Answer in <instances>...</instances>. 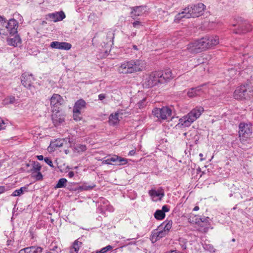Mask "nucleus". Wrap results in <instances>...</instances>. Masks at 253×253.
Wrapping results in <instances>:
<instances>
[{"mask_svg": "<svg viewBox=\"0 0 253 253\" xmlns=\"http://www.w3.org/2000/svg\"><path fill=\"white\" fill-rule=\"evenodd\" d=\"M206 6L202 3H198L191 6H187L175 16L174 21L178 23L183 18L198 17L203 14Z\"/></svg>", "mask_w": 253, "mask_h": 253, "instance_id": "1", "label": "nucleus"}, {"mask_svg": "<svg viewBox=\"0 0 253 253\" xmlns=\"http://www.w3.org/2000/svg\"><path fill=\"white\" fill-rule=\"evenodd\" d=\"M145 61L141 59L126 61L119 67V71L122 74H131L142 71L145 67Z\"/></svg>", "mask_w": 253, "mask_h": 253, "instance_id": "2", "label": "nucleus"}, {"mask_svg": "<svg viewBox=\"0 0 253 253\" xmlns=\"http://www.w3.org/2000/svg\"><path fill=\"white\" fill-rule=\"evenodd\" d=\"M210 48L208 38L205 37L187 45L186 48L182 50V55H188L187 52L197 53Z\"/></svg>", "mask_w": 253, "mask_h": 253, "instance_id": "3", "label": "nucleus"}, {"mask_svg": "<svg viewBox=\"0 0 253 253\" xmlns=\"http://www.w3.org/2000/svg\"><path fill=\"white\" fill-rule=\"evenodd\" d=\"M204 111V108L201 106L196 107L186 116L180 118L179 120V124L184 127L189 126L192 123L200 117Z\"/></svg>", "mask_w": 253, "mask_h": 253, "instance_id": "4", "label": "nucleus"}, {"mask_svg": "<svg viewBox=\"0 0 253 253\" xmlns=\"http://www.w3.org/2000/svg\"><path fill=\"white\" fill-rule=\"evenodd\" d=\"M253 95V86L248 84L239 86L235 90L234 97L236 99H247Z\"/></svg>", "mask_w": 253, "mask_h": 253, "instance_id": "5", "label": "nucleus"}, {"mask_svg": "<svg viewBox=\"0 0 253 253\" xmlns=\"http://www.w3.org/2000/svg\"><path fill=\"white\" fill-rule=\"evenodd\" d=\"M171 110L168 107H163L162 108H156L152 111L153 114L159 121L165 120L171 115Z\"/></svg>", "mask_w": 253, "mask_h": 253, "instance_id": "6", "label": "nucleus"}, {"mask_svg": "<svg viewBox=\"0 0 253 253\" xmlns=\"http://www.w3.org/2000/svg\"><path fill=\"white\" fill-rule=\"evenodd\" d=\"M158 83H160L159 74H157V72H154L147 76L144 79L143 85L145 87L149 88L157 85Z\"/></svg>", "mask_w": 253, "mask_h": 253, "instance_id": "7", "label": "nucleus"}, {"mask_svg": "<svg viewBox=\"0 0 253 253\" xmlns=\"http://www.w3.org/2000/svg\"><path fill=\"white\" fill-rule=\"evenodd\" d=\"M239 136L241 139L246 140L249 138L253 133L252 126L250 124L241 123L239 126Z\"/></svg>", "mask_w": 253, "mask_h": 253, "instance_id": "8", "label": "nucleus"}, {"mask_svg": "<svg viewBox=\"0 0 253 253\" xmlns=\"http://www.w3.org/2000/svg\"><path fill=\"white\" fill-rule=\"evenodd\" d=\"M35 79L32 74L26 73H23L21 77V82L22 84L29 89L34 87L33 85Z\"/></svg>", "mask_w": 253, "mask_h": 253, "instance_id": "9", "label": "nucleus"}, {"mask_svg": "<svg viewBox=\"0 0 253 253\" xmlns=\"http://www.w3.org/2000/svg\"><path fill=\"white\" fill-rule=\"evenodd\" d=\"M232 26L233 27H235L236 26H238V28L237 29L233 30L234 33L236 34L246 33L247 32H250L252 29L251 25L246 22L233 24Z\"/></svg>", "mask_w": 253, "mask_h": 253, "instance_id": "10", "label": "nucleus"}, {"mask_svg": "<svg viewBox=\"0 0 253 253\" xmlns=\"http://www.w3.org/2000/svg\"><path fill=\"white\" fill-rule=\"evenodd\" d=\"M157 72V74H159L160 84H164L174 77L171 71L169 69H166L163 72L159 71Z\"/></svg>", "mask_w": 253, "mask_h": 253, "instance_id": "11", "label": "nucleus"}, {"mask_svg": "<svg viewBox=\"0 0 253 253\" xmlns=\"http://www.w3.org/2000/svg\"><path fill=\"white\" fill-rule=\"evenodd\" d=\"M50 47L52 48L69 50L72 47V45L70 43L66 42H52L50 43Z\"/></svg>", "mask_w": 253, "mask_h": 253, "instance_id": "12", "label": "nucleus"}, {"mask_svg": "<svg viewBox=\"0 0 253 253\" xmlns=\"http://www.w3.org/2000/svg\"><path fill=\"white\" fill-rule=\"evenodd\" d=\"M7 26L8 34L13 35L17 32L18 22L14 19L9 20L7 23H5Z\"/></svg>", "mask_w": 253, "mask_h": 253, "instance_id": "13", "label": "nucleus"}, {"mask_svg": "<svg viewBox=\"0 0 253 253\" xmlns=\"http://www.w3.org/2000/svg\"><path fill=\"white\" fill-rule=\"evenodd\" d=\"M51 119L54 125L56 126L64 122L65 117L60 112L57 111L51 115Z\"/></svg>", "mask_w": 253, "mask_h": 253, "instance_id": "14", "label": "nucleus"}, {"mask_svg": "<svg viewBox=\"0 0 253 253\" xmlns=\"http://www.w3.org/2000/svg\"><path fill=\"white\" fill-rule=\"evenodd\" d=\"M42 250L40 247L31 246L20 250L18 253H41Z\"/></svg>", "mask_w": 253, "mask_h": 253, "instance_id": "15", "label": "nucleus"}, {"mask_svg": "<svg viewBox=\"0 0 253 253\" xmlns=\"http://www.w3.org/2000/svg\"><path fill=\"white\" fill-rule=\"evenodd\" d=\"M131 15L133 19L136 17L141 16L146 11V7L139 6L132 8Z\"/></svg>", "mask_w": 253, "mask_h": 253, "instance_id": "16", "label": "nucleus"}, {"mask_svg": "<svg viewBox=\"0 0 253 253\" xmlns=\"http://www.w3.org/2000/svg\"><path fill=\"white\" fill-rule=\"evenodd\" d=\"M168 234L165 230L163 229V225H160L153 234V237L155 240H158Z\"/></svg>", "mask_w": 253, "mask_h": 253, "instance_id": "17", "label": "nucleus"}, {"mask_svg": "<svg viewBox=\"0 0 253 253\" xmlns=\"http://www.w3.org/2000/svg\"><path fill=\"white\" fill-rule=\"evenodd\" d=\"M49 17L54 22L61 21L65 18V14L62 11L48 14Z\"/></svg>", "mask_w": 253, "mask_h": 253, "instance_id": "18", "label": "nucleus"}, {"mask_svg": "<svg viewBox=\"0 0 253 253\" xmlns=\"http://www.w3.org/2000/svg\"><path fill=\"white\" fill-rule=\"evenodd\" d=\"M62 97L58 94H53L50 98V105L53 107H58L61 105Z\"/></svg>", "mask_w": 253, "mask_h": 253, "instance_id": "19", "label": "nucleus"}, {"mask_svg": "<svg viewBox=\"0 0 253 253\" xmlns=\"http://www.w3.org/2000/svg\"><path fill=\"white\" fill-rule=\"evenodd\" d=\"M5 23H7L3 17L0 16V34L3 35H8V30H7V26L5 25Z\"/></svg>", "mask_w": 253, "mask_h": 253, "instance_id": "20", "label": "nucleus"}, {"mask_svg": "<svg viewBox=\"0 0 253 253\" xmlns=\"http://www.w3.org/2000/svg\"><path fill=\"white\" fill-rule=\"evenodd\" d=\"M86 104V103L84 99H80L75 102L73 110L75 112L78 113L79 111H81L82 109L85 108Z\"/></svg>", "mask_w": 253, "mask_h": 253, "instance_id": "21", "label": "nucleus"}, {"mask_svg": "<svg viewBox=\"0 0 253 253\" xmlns=\"http://www.w3.org/2000/svg\"><path fill=\"white\" fill-rule=\"evenodd\" d=\"M7 42L9 45L15 47L18 45V43L21 42V39L19 36H15L12 38L7 39Z\"/></svg>", "mask_w": 253, "mask_h": 253, "instance_id": "22", "label": "nucleus"}, {"mask_svg": "<svg viewBox=\"0 0 253 253\" xmlns=\"http://www.w3.org/2000/svg\"><path fill=\"white\" fill-rule=\"evenodd\" d=\"M208 38V42L210 48L211 47L216 45L219 43V39L218 36H211L207 37Z\"/></svg>", "mask_w": 253, "mask_h": 253, "instance_id": "23", "label": "nucleus"}, {"mask_svg": "<svg viewBox=\"0 0 253 253\" xmlns=\"http://www.w3.org/2000/svg\"><path fill=\"white\" fill-rule=\"evenodd\" d=\"M201 86H198L197 87L191 88L187 92L188 96L190 97H193L199 95L201 90Z\"/></svg>", "mask_w": 253, "mask_h": 253, "instance_id": "24", "label": "nucleus"}, {"mask_svg": "<svg viewBox=\"0 0 253 253\" xmlns=\"http://www.w3.org/2000/svg\"><path fill=\"white\" fill-rule=\"evenodd\" d=\"M82 245V243L76 240L73 244L72 247L70 249V253H78L80 247Z\"/></svg>", "mask_w": 253, "mask_h": 253, "instance_id": "25", "label": "nucleus"}, {"mask_svg": "<svg viewBox=\"0 0 253 253\" xmlns=\"http://www.w3.org/2000/svg\"><path fill=\"white\" fill-rule=\"evenodd\" d=\"M109 123L110 125L115 126L119 123L118 113H116L114 115L111 114L109 116Z\"/></svg>", "mask_w": 253, "mask_h": 253, "instance_id": "26", "label": "nucleus"}, {"mask_svg": "<svg viewBox=\"0 0 253 253\" xmlns=\"http://www.w3.org/2000/svg\"><path fill=\"white\" fill-rule=\"evenodd\" d=\"M86 146L85 145L77 144L74 148V151L78 153H83L86 150Z\"/></svg>", "mask_w": 253, "mask_h": 253, "instance_id": "27", "label": "nucleus"}, {"mask_svg": "<svg viewBox=\"0 0 253 253\" xmlns=\"http://www.w3.org/2000/svg\"><path fill=\"white\" fill-rule=\"evenodd\" d=\"M172 221L171 220L165 221L160 225H163V229L169 233L172 227Z\"/></svg>", "mask_w": 253, "mask_h": 253, "instance_id": "28", "label": "nucleus"}, {"mask_svg": "<svg viewBox=\"0 0 253 253\" xmlns=\"http://www.w3.org/2000/svg\"><path fill=\"white\" fill-rule=\"evenodd\" d=\"M150 196L152 197H159L160 199H161L164 196V192H160L159 191L152 189L149 191Z\"/></svg>", "mask_w": 253, "mask_h": 253, "instance_id": "29", "label": "nucleus"}, {"mask_svg": "<svg viewBox=\"0 0 253 253\" xmlns=\"http://www.w3.org/2000/svg\"><path fill=\"white\" fill-rule=\"evenodd\" d=\"M15 98L13 96H9L5 98L3 101L4 105H8L10 104H13L15 102Z\"/></svg>", "mask_w": 253, "mask_h": 253, "instance_id": "30", "label": "nucleus"}, {"mask_svg": "<svg viewBox=\"0 0 253 253\" xmlns=\"http://www.w3.org/2000/svg\"><path fill=\"white\" fill-rule=\"evenodd\" d=\"M155 217L158 220H162L165 217V213L161 210H157L154 214Z\"/></svg>", "mask_w": 253, "mask_h": 253, "instance_id": "31", "label": "nucleus"}, {"mask_svg": "<svg viewBox=\"0 0 253 253\" xmlns=\"http://www.w3.org/2000/svg\"><path fill=\"white\" fill-rule=\"evenodd\" d=\"M67 181L66 178H62L58 180L56 185L55 186V188H60L65 187L66 186Z\"/></svg>", "mask_w": 253, "mask_h": 253, "instance_id": "32", "label": "nucleus"}, {"mask_svg": "<svg viewBox=\"0 0 253 253\" xmlns=\"http://www.w3.org/2000/svg\"><path fill=\"white\" fill-rule=\"evenodd\" d=\"M27 187H22L20 188L19 189L15 190L12 194V196L15 197L20 195L21 194L23 193L24 191H26L27 190Z\"/></svg>", "mask_w": 253, "mask_h": 253, "instance_id": "33", "label": "nucleus"}, {"mask_svg": "<svg viewBox=\"0 0 253 253\" xmlns=\"http://www.w3.org/2000/svg\"><path fill=\"white\" fill-rule=\"evenodd\" d=\"M63 140H57L55 142H53L51 145H52V147L53 148H59L61 147L63 145Z\"/></svg>", "mask_w": 253, "mask_h": 253, "instance_id": "34", "label": "nucleus"}, {"mask_svg": "<svg viewBox=\"0 0 253 253\" xmlns=\"http://www.w3.org/2000/svg\"><path fill=\"white\" fill-rule=\"evenodd\" d=\"M33 163V168L31 169L32 171L35 172L39 171L41 169V166L39 163L36 162H32Z\"/></svg>", "mask_w": 253, "mask_h": 253, "instance_id": "35", "label": "nucleus"}, {"mask_svg": "<svg viewBox=\"0 0 253 253\" xmlns=\"http://www.w3.org/2000/svg\"><path fill=\"white\" fill-rule=\"evenodd\" d=\"M95 187V184H92V185H83L82 186H80L79 189L82 190H89L93 189Z\"/></svg>", "mask_w": 253, "mask_h": 253, "instance_id": "36", "label": "nucleus"}, {"mask_svg": "<svg viewBox=\"0 0 253 253\" xmlns=\"http://www.w3.org/2000/svg\"><path fill=\"white\" fill-rule=\"evenodd\" d=\"M128 162L127 159L122 158L119 156V159L117 163V165L121 166L127 164Z\"/></svg>", "mask_w": 253, "mask_h": 253, "instance_id": "37", "label": "nucleus"}, {"mask_svg": "<svg viewBox=\"0 0 253 253\" xmlns=\"http://www.w3.org/2000/svg\"><path fill=\"white\" fill-rule=\"evenodd\" d=\"M201 221H202V224L201 225H200V227L199 229V230L200 232H202L203 233H206L208 232V231L209 230V227L208 226L204 227L203 224H205V221L204 220H201Z\"/></svg>", "mask_w": 253, "mask_h": 253, "instance_id": "38", "label": "nucleus"}, {"mask_svg": "<svg viewBox=\"0 0 253 253\" xmlns=\"http://www.w3.org/2000/svg\"><path fill=\"white\" fill-rule=\"evenodd\" d=\"M73 118L76 121H79L81 119V111H79L78 113L75 112V110L73 109Z\"/></svg>", "mask_w": 253, "mask_h": 253, "instance_id": "39", "label": "nucleus"}, {"mask_svg": "<svg viewBox=\"0 0 253 253\" xmlns=\"http://www.w3.org/2000/svg\"><path fill=\"white\" fill-rule=\"evenodd\" d=\"M112 249V247L110 245H108L104 248H103L100 251H97L96 253H105L108 251L111 250Z\"/></svg>", "mask_w": 253, "mask_h": 253, "instance_id": "40", "label": "nucleus"}, {"mask_svg": "<svg viewBox=\"0 0 253 253\" xmlns=\"http://www.w3.org/2000/svg\"><path fill=\"white\" fill-rule=\"evenodd\" d=\"M139 109L144 108L146 106V99L144 98L140 102H139L136 105Z\"/></svg>", "mask_w": 253, "mask_h": 253, "instance_id": "41", "label": "nucleus"}, {"mask_svg": "<svg viewBox=\"0 0 253 253\" xmlns=\"http://www.w3.org/2000/svg\"><path fill=\"white\" fill-rule=\"evenodd\" d=\"M110 161H111V163L113 165H117V163L119 159V156L117 155H114L112 157L109 158Z\"/></svg>", "mask_w": 253, "mask_h": 253, "instance_id": "42", "label": "nucleus"}, {"mask_svg": "<svg viewBox=\"0 0 253 253\" xmlns=\"http://www.w3.org/2000/svg\"><path fill=\"white\" fill-rule=\"evenodd\" d=\"M204 248L206 250H208L210 252L214 253L215 252V249L213 246L211 245H205V246L204 247Z\"/></svg>", "mask_w": 253, "mask_h": 253, "instance_id": "43", "label": "nucleus"}, {"mask_svg": "<svg viewBox=\"0 0 253 253\" xmlns=\"http://www.w3.org/2000/svg\"><path fill=\"white\" fill-rule=\"evenodd\" d=\"M44 161L47 165H48L51 168L54 167V166H53V164H52V162L49 158H48V157L45 158L44 159Z\"/></svg>", "mask_w": 253, "mask_h": 253, "instance_id": "44", "label": "nucleus"}, {"mask_svg": "<svg viewBox=\"0 0 253 253\" xmlns=\"http://www.w3.org/2000/svg\"><path fill=\"white\" fill-rule=\"evenodd\" d=\"M5 127V125L3 120L0 118V130L4 129Z\"/></svg>", "mask_w": 253, "mask_h": 253, "instance_id": "45", "label": "nucleus"}, {"mask_svg": "<svg viewBox=\"0 0 253 253\" xmlns=\"http://www.w3.org/2000/svg\"><path fill=\"white\" fill-rule=\"evenodd\" d=\"M169 208L167 205H164L162 207V210H161L162 211H164V213L166 212L169 211Z\"/></svg>", "mask_w": 253, "mask_h": 253, "instance_id": "46", "label": "nucleus"}, {"mask_svg": "<svg viewBox=\"0 0 253 253\" xmlns=\"http://www.w3.org/2000/svg\"><path fill=\"white\" fill-rule=\"evenodd\" d=\"M36 177L37 180H39L42 178V173L39 171L38 172V174L36 175Z\"/></svg>", "mask_w": 253, "mask_h": 253, "instance_id": "47", "label": "nucleus"}, {"mask_svg": "<svg viewBox=\"0 0 253 253\" xmlns=\"http://www.w3.org/2000/svg\"><path fill=\"white\" fill-rule=\"evenodd\" d=\"M133 26L135 28L137 27L138 26H139L141 25V23L139 21H135L133 23Z\"/></svg>", "mask_w": 253, "mask_h": 253, "instance_id": "48", "label": "nucleus"}, {"mask_svg": "<svg viewBox=\"0 0 253 253\" xmlns=\"http://www.w3.org/2000/svg\"><path fill=\"white\" fill-rule=\"evenodd\" d=\"M106 97L105 94H100L98 95V98L100 100H103Z\"/></svg>", "mask_w": 253, "mask_h": 253, "instance_id": "49", "label": "nucleus"}, {"mask_svg": "<svg viewBox=\"0 0 253 253\" xmlns=\"http://www.w3.org/2000/svg\"><path fill=\"white\" fill-rule=\"evenodd\" d=\"M104 163L108 165H112V163H111V161H110V158H108L107 159L105 160L103 162Z\"/></svg>", "mask_w": 253, "mask_h": 253, "instance_id": "50", "label": "nucleus"}, {"mask_svg": "<svg viewBox=\"0 0 253 253\" xmlns=\"http://www.w3.org/2000/svg\"><path fill=\"white\" fill-rule=\"evenodd\" d=\"M136 151L135 149L129 151L128 155L130 156H133L135 155Z\"/></svg>", "mask_w": 253, "mask_h": 253, "instance_id": "51", "label": "nucleus"}, {"mask_svg": "<svg viewBox=\"0 0 253 253\" xmlns=\"http://www.w3.org/2000/svg\"><path fill=\"white\" fill-rule=\"evenodd\" d=\"M58 249V246L57 245H55L52 248H51L50 249V250L53 251H57V252Z\"/></svg>", "mask_w": 253, "mask_h": 253, "instance_id": "52", "label": "nucleus"}, {"mask_svg": "<svg viewBox=\"0 0 253 253\" xmlns=\"http://www.w3.org/2000/svg\"><path fill=\"white\" fill-rule=\"evenodd\" d=\"M74 172L72 171H70L68 174V176L70 177V178H72L74 176Z\"/></svg>", "mask_w": 253, "mask_h": 253, "instance_id": "53", "label": "nucleus"}, {"mask_svg": "<svg viewBox=\"0 0 253 253\" xmlns=\"http://www.w3.org/2000/svg\"><path fill=\"white\" fill-rule=\"evenodd\" d=\"M37 158L40 161H42V160H43V156L42 155L37 156Z\"/></svg>", "mask_w": 253, "mask_h": 253, "instance_id": "54", "label": "nucleus"}, {"mask_svg": "<svg viewBox=\"0 0 253 253\" xmlns=\"http://www.w3.org/2000/svg\"><path fill=\"white\" fill-rule=\"evenodd\" d=\"M5 190V188L3 186H0V194L2 193Z\"/></svg>", "mask_w": 253, "mask_h": 253, "instance_id": "55", "label": "nucleus"}, {"mask_svg": "<svg viewBox=\"0 0 253 253\" xmlns=\"http://www.w3.org/2000/svg\"><path fill=\"white\" fill-rule=\"evenodd\" d=\"M199 210V208L198 206H195L194 209H193V211H198Z\"/></svg>", "mask_w": 253, "mask_h": 253, "instance_id": "56", "label": "nucleus"}, {"mask_svg": "<svg viewBox=\"0 0 253 253\" xmlns=\"http://www.w3.org/2000/svg\"><path fill=\"white\" fill-rule=\"evenodd\" d=\"M133 48L134 50H138L137 47V46L136 45H133Z\"/></svg>", "mask_w": 253, "mask_h": 253, "instance_id": "57", "label": "nucleus"}, {"mask_svg": "<svg viewBox=\"0 0 253 253\" xmlns=\"http://www.w3.org/2000/svg\"><path fill=\"white\" fill-rule=\"evenodd\" d=\"M182 248L183 249V250H185L186 248V246L185 244H184L182 246Z\"/></svg>", "mask_w": 253, "mask_h": 253, "instance_id": "58", "label": "nucleus"}, {"mask_svg": "<svg viewBox=\"0 0 253 253\" xmlns=\"http://www.w3.org/2000/svg\"><path fill=\"white\" fill-rule=\"evenodd\" d=\"M169 253H177L175 251H172Z\"/></svg>", "mask_w": 253, "mask_h": 253, "instance_id": "59", "label": "nucleus"}, {"mask_svg": "<svg viewBox=\"0 0 253 253\" xmlns=\"http://www.w3.org/2000/svg\"><path fill=\"white\" fill-rule=\"evenodd\" d=\"M30 166V165L29 164H26V166L27 167H29Z\"/></svg>", "mask_w": 253, "mask_h": 253, "instance_id": "60", "label": "nucleus"}, {"mask_svg": "<svg viewBox=\"0 0 253 253\" xmlns=\"http://www.w3.org/2000/svg\"><path fill=\"white\" fill-rule=\"evenodd\" d=\"M199 156L202 157H203V155L202 153H200L199 154Z\"/></svg>", "mask_w": 253, "mask_h": 253, "instance_id": "61", "label": "nucleus"}, {"mask_svg": "<svg viewBox=\"0 0 253 253\" xmlns=\"http://www.w3.org/2000/svg\"><path fill=\"white\" fill-rule=\"evenodd\" d=\"M232 241L233 242H235V239H233Z\"/></svg>", "mask_w": 253, "mask_h": 253, "instance_id": "62", "label": "nucleus"}, {"mask_svg": "<svg viewBox=\"0 0 253 253\" xmlns=\"http://www.w3.org/2000/svg\"><path fill=\"white\" fill-rule=\"evenodd\" d=\"M45 253H51L50 252H46Z\"/></svg>", "mask_w": 253, "mask_h": 253, "instance_id": "63", "label": "nucleus"}, {"mask_svg": "<svg viewBox=\"0 0 253 253\" xmlns=\"http://www.w3.org/2000/svg\"><path fill=\"white\" fill-rule=\"evenodd\" d=\"M198 171H200V170H201L199 168V169H198Z\"/></svg>", "mask_w": 253, "mask_h": 253, "instance_id": "64", "label": "nucleus"}]
</instances>
